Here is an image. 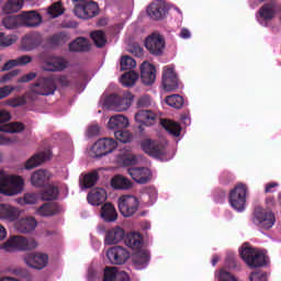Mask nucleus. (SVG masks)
Listing matches in <instances>:
<instances>
[{
    "label": "nucleus",
    "instance_id": "29",
    "mask_svg": "<svg viewBox=\"0 0 281 281\" xmlns=\"http://www.w3.org/2000/svg\"><path fill=\"white\" fill-rule=\"evenodd\" d=\"M135 120L138 124H144L145 126H151L157 120V115L150 110H140L135 114Z\"/></svg>",
    "mask_w": 281,
    "mask_h": 281
},
{
    "label": "nucleus",
    "instance_id": "13",
    "mask_svg": "<svg viewBox=\"0 0 281 281\" xmlns=\"http://www.w3.org/2000/svg\"><path fill=\"white\" fill-rule=\"evenodd\" d=\"M115 148H117V142L113 138H100L97 140L92 147L94 156L100 158L111 154Z\"/></svg>",
    "mask_w": 281,
    "mask_h": 281
},
{
    "label": "nucleus",
    "instance_id": "31",
    "mask_svg": "<svg viewBox=\"0 0 281 281\" xmlns=\"http://www.w3.org/2000/svg\"><path fill=\"white\" fill-rule=\"evenodd\" d=\"M60 205L56 202L45 203L38 207L37 212L41 216H56L60 214Z\"/></svg>",
    "mask_w": 281,
    "mask_h": 281
},
{
    "label": "nucleus",
    "instance_id": "60",
    "mask_svg": "<svg viewBox=\"0 0 281 281\" xmlns=\"http://www.w3.org/2000/svg\"><path fill=\"white\" fill-rule=\"evenodd\" d=\"M95 135H100V126L99 125H91L88 127V136L95 137Z\"/></svg>",
    "mask_w": 281,
    "mask_h": 281
},
{
    "label": "nucleus",
    "instance_id": "26",
    "mask_svg": "<svg viewBox=\"0 0 281 281\" xmlns=\"http://www.w3.org/2000/svg\"><path fill=\"white\" fill-rule=\"evenodd\" d=\"M20 214L18 207L10 204H0V218L12 223L19 218Z\"/></svg>",
    "mask_w": 281,
    "mask_h": 281
},
{
    "label": "nucleus",
    "instance_id": "57",
    "mask_svg": "<svg viewBox=\"0 0 281 281\" xmlns=\"http://www.w3.org/2000/svg\"><path fill=\"white\" fill-rule=\"evenodd\" d=\"M36 78V72H29L18 79V82L23 83V82H32Z\"/></svg>",
    "mask_w": 281,
    "mask_h": 281
},
{
    "label": "nucleus",
    "instance_id": "59",
    "mask_svg": "<svg viewBox=\"0 0 281 281\" xmlns=\"http://www.w3.org/2000/svg\"><path fill=\"white\" fill-rule=\"evenodd\" d=\"M12 115H10V112L7 110H0V124H3L5 122H10Z\"/></svg>",
    "mask_w": 281,
    "mask_h": 281
},
{
    "label": "nucleus",
    "instance_id": "23",
    "mask_svg": "<svg viewBox=\"0 0 281 281\" xmlns=\"http://www.w3.org/2000/svg\"><path fill=\"white\" fill-rule=\"evenodd\" d=\"M117 210H115V205L111 202H106L101 206L100 217L103 223H115V221H117Z\"/></svg>",
    "mask_w": 281,
    "mask_h": 281
},
{
    "label": "nucleus",
    "instance_id": "14",
    "mask_svg": "<svg viewBox=\"0 0 281 281\" xmlns=\"http://www.w3.org/2000/svg\"><path fill=\"white\" fill-rule=\"evenodd\" d=\"M162 87L165 91H177L179 89V77L175 72V67L165 66L162 69Z\"/></svg>",
    "mask_w": 281,
    "mask_h": 281
},
{
    "label": "nucleus",
    "instance_id": "24",
    "mask_svg": "<svg viewBox=\"0 0 281 281\" xmlns=\"http://www.w3.org/2000/svg\"><path fill=\"white\" fill-rule=\"evenodd\" d=\"M36 218L34 217H24L15 223V229L19 234H31L36 229Z\"/></svg>",
    "mask_w": 281,
    "mask_h": 281
},
{
    "label": "nucleus",
    "instance_id": "12",
    "mask_svg": "<svg viewBox=\"0 0 281 281\" xmlns=\"http://www.w3.org/2000/svg\"><path fill=\"white\" fill-rule=\"evenodd\" d=\"M145 47L148 49L149 54L161 56V54H164V48L166 47V41L160 34L153 33L145 40Z\"/></svg>",
    "mask_w": 281,
    "mask_h": 281
},
{
    "label": "nucleus",
    "instance_id": "20",
    "mask_svg": "<svg viewBox=\"0 0 281 281\" xmlns=\"http://www.w3.org/2000/svg\"><path fill=\"white\" fill-rule=\"evenodd\" d=\"M43 43V36L40 33L25 35L21 41L22 52H34Z\"/></svg>",
    "mask_w": 281,
    "mask_h": 281
},
{
    "label": "nucleus",
    "instance_id": "52",
    "mask_svg": "<svg viewBox=\"0 0 281 281\" xmlns=\"http://www.w3.org/2000/svg\"><path fill=\"white\" fill-rule=\"evenodd\" d=\"M38 201V195L36 193L24 194V203L26 205H34Z\"/></svg>",
    "mask_w": 281,
    "mask_h": 281
},
{
    "label": "nucleus",
    "instance_id": "16",
    "mask_svg": "<svg viewBox=\"0 0 281 281\" xmlns=\"http://www.w3.org/2000/svg\"><path fill=\"white\" fill-rule=\"evenodd\" d=\"M106 257L112 265H124L131 258V252L122 246H114L106 251Z\"/></svg>",
    "mask_w": 281,
    "mask_h": 281
},
{
    "label": "nucleus",
    "instance_id": "64",
    "mask_svg": "<svg viewBox=\"0 0 281 281\" xmlns=\"http://www.w3.org/2000/svg\"><path fill=\"white\" fill-rule=\"evenodd\" d=\"M114 281H131V277L125 271H121L116 274V280Z\"/></svg>",
    "mask_w": 281,
    "mask_h": 281
},
{
    "label": "nucleus",
    "instance_id": "48",
    "mask_svg": "<svg viewBox=\"0 0 281 281\" xmlns=\"http://www.w3.org/2000/svg\"><path fill=\"white\" fill-rule=\"evenodd\" d=\"M47 43L50 47H58V45H63V43H65V35L55 34L47 38Z\"/></svg>",
    "mask_w": 281,
    "mask_h": 281
},
{
    "label": "nucleus",
    "instance_id": "21",
    "mask_svg": "<svg viewBox=\"0 0 281 281\" xmlns=\"http://www.w3.org/2000/svg\"><path fill=\"white\" fill-rule=\"evenodd\" d=\"M20 21L24 27H38L43 23V16L36 11H24L20 14Z\"/></svg>",
    "mask_w": 281,
    "mask_h": 281
},
{
    "label": "nucleus",
    "instance_id": "34",
    "mask_svg": "<svg viewBox=\"0 0 281 281\" xmlns=\"http://www.w3.org/2000/svg\"><path fill=\"white\" fill-rule=\"evenodd\" d=\"M160 124L170 135H173L175 137H179V135H181V125L179 123L165 119L160 121Z\"/></svg>",
    "mask_w": 281,
    "mask_h": 281
},
{
    "label": "nucleus",
    "instance_id": "53",
    "mask_svg": "<svg viewBox=\"0 0 281 281\" xmlns=\"http://www.w3.org/2000/svg\"><path fill=\"white\" fill-rule=\"evenodd\" d=\"M137 106L138 109H146L147 106H150V97L149 95H143L137 100Z\"/></svg>",
    "mask_w": 281,
    "mask_h": 281
},
{
    "label": "nucleus",
    "instance_id": "39",
    "mask_svg": "<svg viewBox=\"0 0 281 281\" xmlns=\"http://www.w3.org/2000/svg\"><path fill=\"white\" fill-rule=\"evenodd\" d=\"M24 3L25 0H9L3 7V12H5V14L19 12V10H22Z\"/></svg>",
    "mask_w": 281,
    "mask_h": 281
},
{
    "label": "nucleus",
    "instance_id": "17",
    "mask_svg": "<svg viewBox=\"0 0 281 281\" xmlns=\"http://www.w3.org/2000/svg\"><path fill=\"white\" fill-rule=\"evenodd\" d=\"M49 260V257L46 254H27L24 257V262L27 265V267H31V269H45L47 267V262Z\"/></svg>",
    "mask_w": 281,
    "mask_h": 281
},
{
    "label": "nucleus",
    "instance_id": "49",
    "mask_svg": "<svg viewBox=\"0 0 281 281\" xmlns=\"http://www.w3.org/2000/svg\"><path fill=\"white\" fill-rule=\"evenodd\" d=\"M63 12V1H57L48 8V14L52 16H60Z\"/></svg>",
    "mask_w": 281,
    "mask_h": 281
},
{
    "label": "nucleus",
    "instance_id": "5",
    "mask_svg": "<svg viewBox=\"0 0 281 281\" xmlns=\"http://www.w3.org/2000/svg\"><path fill=\"white\" fill-rule=\"evenodd\" d=\"M75 14L79 19H93L100 14V7L93 0H72Z\"/></svg>",
    "mask_w": 281,
    "mask_h": 281
},
{
    "label": "nucleus",
    "instance_id": "51",
    "mask_svg": "<svg viewBox=\"0 0 281 281\" xmlns=\"http://www.w3.org/2000/svg\"><path fill=\"white\" fill-rule=\"evenodd\" d=\"M19 74H21V70H19V69L11 70L1 77L0 82H2V83L10 82V80H12V78H16V76Z\"/></svg>",
    "mask_w": 281,
    "mask_h": 281
},
{
    "label": "nucleus",
    "instance_id": "19",
    "mask_svg": "<svg viewBox=\"0 0 281 281\" xmlns=\"http://www.w3.org/2000/svg\"><path fill=\"white\" fill-rule=\"evenodd\" d=\"M140 80L147 87L155 83V80H157V68H155V65L148 61H144L140 65Z\"/></svg>",
    "mask_w": 281,
    "mask_h": 281
},
{
    "label": "nucleus",
    "instance_id": "47",
    "mask_svg": "<svg viewBox=\"0 0 281 281\" xmlns=\"http://www.w3.org/2000/svg\"><path fill=\"white\" fill-rule=\"evenodd\" d=\"M120 272L121 271L117 270V268L106 267L104 269L103 281H115L117 278V273Z\"/></svg>",
    "mask_w": 281,
    "mask_h": 281
},
{
    "label": "nucleus",
    "instance_id": "61",
    "mask_svg": "<svg viewBox=\"0 0 281 281\" xmlns=\"http://www.w3.org/2000/svg\"><path fill=\"white\" fill-rule=\"evenodd\" d=\"M132 54H135L138 58L144 55V48L139 46L138 44L133 45V49H131Z\"/></svg>",
    "mask_w": 281,
    "mask_h": 281
},
{
    "label": "nucleus",
    "instance_id": "45",
    "mask_svg": "<svg viewBox=\"0 0 281 281\" xmlns=\"http://www.w3.org/2000/svg\"><path fill=\"white\" fill-rule=\"evenodd\" d=\"M137 67V61L133 57L125 55L121 58V71H128Z\"/></svg>",
    "mask_w": 281,
    "mask_h": 281
},
{
    "label": "nucleus",
    "instance_id": "27",
    "mask_svg": "<svg viewBox=\"0 0 281 281\" xmlns=\"http://www.w3.org/2000/svg\"><path fill=\"white\" fill-rule=\"evenodd\" d=\"M87 199L90 205H102L106 201V191L102 188L92 189Z\"/></svg>",
    "mask_w": 281,
    "mask_h": 281
},
{
    "label": "nucleus",
    "instance_id": "54",
    "mask_svg": "<svg viewBox=\"0 0 281 281\" xmlns=\"http://www.w3.org/2000/svg\"><path fill=\"white\" fill-rule=\"evenodd\" d=\"M15 63H16L18 67L19 66L30 65V63H32V56L23 55V56L16 58Z\"/></svg>",
    "mask_w": 281,
    "mask_h": 281
},
{
    "label": "nucleus",
    "instance_id": "11",
    "mask_svg": "<svg viewBox=\"0 0 281 281\" xmlns=\"http://www.w3.org/2000/svg\"><path fill=\"white\" fill-rule=\"evenodd\" d=\"M119 210L122 216L131 218L139 210V201L135 195H122L119 198Z\"/></svg>",
    "mask_w": 281,
    "mask_h": 281
},
{
    "label": "nucleus",
    "instance_id": "63",
    "mask_svg": "<svg viewBox=\"0 0 281 281\" xmlns=\"http://www.w3.org/2000/svg\"><path fill=\"white\" fill-rule=\"evenodd\" d=\"M226 265L229 267V269H236V267H238V263H236V257L228 256L226 258Z\"/></svg>",
    "mask_w": 281,
    "mask_h": 281
},
{
    "label": "nucleus",
    "instance_id": "46",
    "mask_svg": "<svg viewBox=\"0 0 281 281\" xmlns=\"http://www.w3.org/2000/svg\"><path fill=\"white\" fill-rule=\"evenodd\" d=\"M114 137L122 144H128L133 139V134L126 130H117L114 132Z\"/></svg>",
    "mask_w": 281,
    "mask_h": 281
},
{
    "label": "nucleus",
    "instance_id": "4",
    "mask_svg": "<svg viewBox=\"0 0 281 281\" xmlns=\"http://www.w3.org/2000/svg\"><path fill=\"white\" fill-rule=\"evenodd\" d=\"M56 89H58L56 81L50 76L40 77L30 86L31 93H35V95H54Z\"/></svg>",
    "mask_w": 281,
    "mask_h": 281
},
{
    "label": "nucleus",
    "instance_id": "3",
    "mask_svg": "<svg viewBox=\"0 0 281 281\" xmlns=\"http://www.w3.org/2000/svg\"><path fill=\"white\" fill-rule=\"evenodd\" d=\"M36 247H38L36 239L25 238L23 236H13L2 245L4 251H31L32 249H36Z\"/></svg>",
    "mask_w": 281,
    "mask_h": 281
},
{
    "label": "nucleus",
    "instance_id": "62",
    "mask_svg": "<svg viewBox=\"0 0 281 281\" xmlns=\"http://www.w3.org/2000/svg\"><path fill=\"white\" fill-rule=\"evenodd\" d=\"M13 67H18L16 59L7 61L2 67V71H10Z\"/></svg>",
    "mask_w": 281,
    "mask_h": 281
},
{
    "label": "nucleus",
    "instance_id": "50",
    "mask_svg": "<svg viewBox=\"0 0 281 281\" xmlns=\"http://www.w3.org/2000/svg\"><path fill=\"white\" fill-rule=\"evenodd\" d=\"M7 104L16 109V106H24V104H27V99H25V97L12 98L7 101Z\"/></svg>",
    "mask_w": 281,
    "mask_h": 281
},
{
    "label": "nucleus",
    "instance_id": "40",
    "mask_svg": "<svg viewBox=\"0 0 281 281\" xmlns=\"http://www.w3.org/2000/svg\"><path fill=\"white\" fill-rule=\"evenodd\" d=\"M25 131V125L21 122L8 123L0 126L1 133H23Z\"/></svg>",
    "mask_w": 281,
    "mask_h": 281
},
{
    "label": "nucleus",
    "instance_id": "6",
    "mask_svg": "<svg viewBox=\"0 0 281 281\" xmlns=\"http://www.w3.org/2000/svg\"><path fill=\"white\" fill-rule=\"evenodd\" d=\"M24 181L21 176H5L0 183L1 194L5 196H14L15 194H21L23 192Z\"/></svg>",
    "mask_w": 281,
    "mask_h": 281
},
{
    "label": "nucleus",
    "instance_id": "44",
    "mask_svg": "<svg viewBox=\"0 0 281 281\" xmlns=\"http://www.w3.org/2000/svg\"><path fill=\"white\" fill-rule=\"evenodd\" d=\"M166 104L168 106H172L173 109H182L183 108V97L179 94H171L165 99Z\"/></svg>",
    "mask_w": 281,
    "mask_h": 281
},
{
    "label": "nucleus",
    "instance_id": "30",
    "mask_svg": "<svg viewBox=\"0 0 281 281\" xmlns=\"http://www.w3.org/2000/svg\"><path fill=\"white\" fill-rule=\"evenodd\" d=\"M128 126V117L122 115V114H116L112 117H110L108 122V128L111 131H120L124 130Z\"/></svg>",
    "mask_w": 281,
    "mask_h": 281
},
{
    "label": "nucleus",
    "instance_id": "55",
    "mask_svg": "<svg viewBox=\"0 0 281 281\" xmlns=\"http://www.w3.org/2000/svg\"><path fill=\"white\" fill-rule=\"evenodd\" d=\"M15 142H19L16 137H9V136H3L0 134V146H8L9 144H14Z\"/></svg>",
    "mask_w": 281,
    "mask_h": 281
},
{
    "label": "nucleus",
    "instance_id": "22",
    "mask_svg": "<svg viewBox=\"0 0 281 281\" xmlns=\"http://www.w3.org/2000/svg\"><path fill=\"white\" fill-rule=\"evenodd\" d=\"M127 235L124 228L120 226H115L106 232L105 245H117V243H120L123 239H124V243H126Z\"/></svg>",
    "mask_w": 281,
    "mask_h": 281
},
{
    "label": "nucleus",
    "instance_id": "32",
    "mask_svg": "<svg viewBox=\"0 0 281 281\" xmlns=\"http://www.w3.org/2000/svg\"><path fill=\"white\" fill-rule=\"evenodd\" d=\"M259 16L263 21H273V19H276V3H265L259 9Z\"/></svg>",
    "mask_w": 281,
    "mask_h": 281
},
{
    "label": "nucleus",
    "instance_id": "58",
    "mask_svg": "<svg viewBox=\"0 0 281 281\" xmlns=\"http://www.w3.org/2000/svg\"><path fill=\"white\" fill-rule=\"evenodd\" d=\"M12 91H14V89L10 88V86H4V87L0 88V100L8 98V95H10V93H12Z\"/></svg>",
    "mask_w": 281,
    "mask_h": 281
},
{
    "label": "nucleus",
    "instance_id": "41",
    "mask_svg": "<svg viewBox=\"0 0 281 281\" xmlns=\"http://www.w3.org/2000/svg\"><path fill=\"white\" fill-rule=\"evenodd\" d=\"M59 193H60V191L58 190V187L47 186L42 191V199H43V201H56V199H58Z\"/></svg>",
    "mask_w": 281,
    "mask_h": 281
},
{
    "label": "nucleus",
    "instance_id": "28",
    "mask_svg": "<svg viewBox=\"0 0 281 281\" xmlns=\"http://www.w3.org/2000/svg\"><path fill=\"white\" fill-rule=\"evenodd\" d=\"M49 159V153L41 151L35 155H33L29 160L25 162V170H34V168H38L41 164H44V161H47Z\"/></svg>",
    "mask_w": 281,
    "mask_h": 281
},
{
    "label": "nucleus",
    "instance_id": "9",
    "mask_svg": "<svg viewBox=\"0 0 281 281\" xmlns=\"http://www.w3.org/2000/svg\"><path fill=\"white\" fill-rule=\"evenodd\" d=\"M135 97L131 92H125L123 97H120L117 94H111L106 98L105 104L113 109V111H128V108L131 104H133V99Z\"/></svg>",
    "mask_w": 281,
    "mask_h": 281
},
{
    "label": "nucleus",
    "instance_id": "35",
    "mask_svg": "<svg viewBox=\"0 0 281 281\" xmlns=\"http://www.w3.org/2000/svg\"><path fill=\"white\" fill-rule=\"evenodd\" d=\"M111 186L114 190H128L133 188L131 180L124 176H115L111 181Z\"/></svg>",
    "mask_w": 281,
    "mask_h": 281
},
{
    "label": "nucleus",
    "instance_id": "33",
    "mask_svg": "<svg viewBox=\"0 0 281 281\" xmlns=\"http://www.w3.org/2000/svg\"><path fill=\"white\" fill-rule=\"evenodd\" d=\"M91 49V44L89 40L85 37H77L72 43L69 44L70 52H89Z\"/></svg>",
    "mask_w": 281,
    "mask_h": 281
},
{
    "label": "nucleus",
    "instance_id": "36",
    "mask_svg": "<svg viewBox=\"0 0 281 281\" xmlns=\"http://www.w3.org/2000/svg\"><path fill=\"white\" fill-rule=\"evenodd\" d=\"M98 179H100V175H98V171L89 172L83 176V179L80 180V186L83 190L93 188V186L98 183Z\"/></svg>",
    "mask_w": 281,
    "mask_h": 281
},
{
    "label": "nucleus",
    "instance_id": "18",
    "mask_svg": "<svg viewBox=\"0 0 281 281\" xmlns=\"http://www.w3.org/2000/svg\"><path fill=\"white\" fill-rule=\"evenodd\" d=\"M127 172L136 183H140L142 186L148 183V181L153 179L150 169L146 167H132L127 169Z\"/></svg>",
    "mask_w": 281,
    "mask_h": 281
},
{
    "label": "nucleus",
    "instance_id": "7",
    "mask_svg": "<svg viewBox=\"0 0 281 281\" xmlns=\"http://www.w3.org/2000/svg\"><path fill=\"white\" fill-rule=\"evenodd\" d=\"M228 203L233 210L243 212V210H245V204L247 203V186L238 183L232 189L228 195Z\"/></svg>",
    "mask_w": 281,
    "mask_h": 281
},
{
    "label": "nucleus",
    "instance_id": "15",
    "mask_svg": "<svg viewBox=\"0 0 281 281\" xmlns=\"http://www.w3.org/2000/svg\"><path fill=\"white\" fill-rule=\"evenodd\" d=\"M168 10L170 9L166 2L156 0L147 7L146 12L149 19H153V21H162L166 14H168Z\"/></svg>",
    "mask_w": 281,
    "mask_h": 281
},
{
    "label": "nucleus",
    "instance_id": "2",
    "mask_svg": "<svg viewBox=\"0 0 281 281\" xmlns=\"http://www.w3.org/2000/svg\"><path fill=\"white\" fill-rule=\"evenodd\" d=\"M239 256L250 269H258L267 265V255L245 243L239 249Z\"/></svg>",
    "mask_w": 281,
    "mask_h": 281
},
{
    "label": "nucleus",
    "instance_id": "38",
    "mask_svg": "<svg viewBox=\"0 0 281 281\" xmlns=\"http://www.w3.org/2000/svg\"><path fill=\"white\" fill-rule=\"evenodd\" d=\"M2 25L7 30H16L21 26V14L20 15H7L2 19Z\"/></svg>",
    "mask_w": 281,
    "mask_h": 281
},
{
    "label": "nucleus",
    "instance_id": "42",
    "mask_svg": "<svg viewBox=\"0 0 281 281\" xmlns=\"http://www.w3.org/2000/svg\"><path fill=\"white\" fill-rule=\"evenodd\" d=\"M90 37L99 49H102L106 45V33L104 31H93L90 33Z\"/></svg>",
    "mask_w": 281,
    "mask_h": 281
},
{
    "label": "nucleus",
    "instance_id": "1",
    "mask_svg": "<svg viewBox=\"0 0 281 281\" xmlns=\"http://www.w3.org/2000/svg\"><path fill=\"white\" fill-rule=\"evenodd\" d=\"M144 239L138 233H130L125 237V245L133 249L134 255L132 260L137 269H144L150 261V254L147 250H142Z\"/></svg>",
    "mask_w": 281,
    "mask_h": 281
},
{
    "label": "nucleus",
    "instance_id": "56",
    "mask_svg": "<svg viewBox=\"0 0 281 281\" xmlns=\"http://www.w3.org/2000/svg\"><path fill=\"white\" fill-rule=\"evenodd\" d=\"M250 281H267V274L265 272H252L249 277Z\"/></svg>",
    "mask_w": 281,
    "mask_h": 281
},
{
    "label": "nucleus",
    "instance_id": "25",
    "mask_svg": "<svg viewBox=\"0 0 281 281\" xmlns=\"http://www.w3.org/2000/svg\"><path fill=\"white\" fill-rule=\"evenodd\" d=\"M67 68V61L63 57H50L44 61V71H63Z\"/></svg>",
    "mask_w": 281,
    "mask_h": 281
},
{
    "label": "nucleus",
    "instance_id": "10",
    "mask_svg": "<svg viewBox=\"0 0 281 281\" xmlns=\"http://www.w3.org/2000/svg\"><path fill=\"white\" fill-rule=\"evenodd\" d=\"M252 223L261 229H271L276 225V215L271 211L256 207L254 212Z\"/></svg>",
    "mask_w": 281,
    "mask_h": 281
},
{
    "label": "nucleus",
    "instance_id": "37",
    "mask_svg": "<svg viewBox=\"0 0 281 281\" xmlns=\"http://www.w3.org/2000/svg\"><path fill=\"white\" fill-rule=\"evenodd\" d=\"M45 181H47V175L45 173V170H43V169L35 171L31 176V183L35 188H43V186H45Z\"/></svg>",
    "mask_w": 281,
    "mask_h": 281
},
{
    "label": "nucleus",
    "instance_id": "43",
    "mask_svg": "<svg viewBox=\"0 0 281 281\" xmlns=\"http://www.w3.org/2000/svg\"><path fill=\"white\" fill-rule=\"evenodd\" d=\"M138 78H139V75H137V72L130 70V71L125 72L124 75H122L121 82H122L123 87H134L135 82H137Z\"/></svg>",
    "mask_w": 281,
    "mask_h": 281
},
{
    "label": "nucleus",
    "instance_id": "8",
    "mask_svg": "<svg viewBox=\"0 0 281 281\" xmlns=\"http://www.w3.org/2000/svg\"><path fill=\"white\" fill-rule=\"evenodd\" d=\"M140 147L149 157H154V159H161L166 157L168 154V149L166 147V143L160 140H153L150 138H146L142 140Z\"/></svg>",
    "mask_w": 281,
    "mask_h": 281
}]
</instances>
